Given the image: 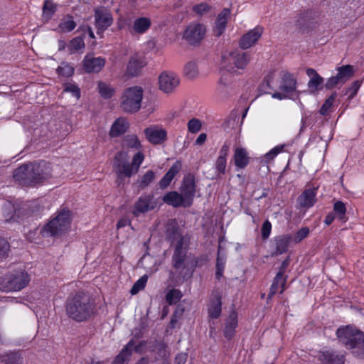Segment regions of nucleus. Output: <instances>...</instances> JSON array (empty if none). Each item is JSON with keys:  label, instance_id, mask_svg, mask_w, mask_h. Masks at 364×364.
Returning <instances> with one entry per match:
<instances>
[{"label": "nucleus", "instance_id": "1", "mask_svg": "<svg viewBox=\"0 0 364 364\" xmlns=\"http://www.w3.org/2000/svg\"><path fill=\"white\" fill-rule=\"evenodd\" d=\"M65 311L71 319L77 322H82L95 314L96 306L94 301L87 294L78 292L68 298Z\"/></svg>", "mask_w": 364, "mask_h": 364}, {"label": "nucleus", "instance_id": "2", "mask_svg": "<svg viewBox=\"0 0 364 364\" xmlns=\"http://www.w3.org/2000/svg\"><path fill=\"white\" fill-rule=\"evenodd\" d=\"M46 165L43 161L24 164L14 170L13 177L21 186H34L48 178Z\"/></svg>", "mask_w": 364, "mask_h": 364}, {"label": "nucleus", "instance_id": "3", "mask_svg": "<svg viewBox=\"0 0 364 364\" xmlns=\"http://www.w3.org/2000/svg\"><path fill=\"white\" fill-rule=\"evenodd\" d=\"M250 60V55L246 52L234 50L225 53L221 58L220 67L232 75H239Z\"/></svg>", "mask_w": 364, "mask_h": 364}, {"label": "nucleus", "instance_id": "4", "mask_svg": "<svg viewBox=\"0 0 364 364\" xmlns=\"http://www.w3.org/2000/svg\"><path fill=\"white\" fill-rule=\"evenodd\" d=\"M30 282L29 274L24 270H16L0 278V291H17L25 288Z\"/></svg>", "mask_w": 364, "mask_h": 364}, {"label": "nucleus", "instance_id": "5", "mask_svg": "<svg viewBox=\"0 0 364 364\" xmlns=\"http://www.w3.org/2000/svg\"><path fill=\"white\" fill-rule=\"evenodd\" d=\"M144 90L139 86L127 88L122 97L120 106L122 110L127 113H135L141 108Z\"/></svg>", "mask_w": 364, "mask_h": 364}, {"label": "nucleus", "instance_id": "6", "mask_svg": "<svg viewBox=\"0 0 364 364\" xmlns=\"http://www.w3.org/2000/svg\"><path fill=\"white\" fill-rule=\"evenodd\" d=\"M71 222V213L70 210H63L43 228L45 236H57L65 232L70 228Z\"/></svg>", "mask_w": 364, "mask_h": 364}, {"label": "nucleus", "instance_id": "7", "mask_svg": "<svg viewBox=\"0 0 364 364\" xmlns=\"http://www.w3.org/2000/svg\"><path fill=\"white\" fill-rule=\"evenodd\" d=\"M129 159L128 152L124 150L117 153L114 156L112 168L117 174V182L119 183H122L125 177L129 178L136 173Z\"/></svg>", "mask_w": 364, "mask_h": 364}, {"label": "nucleus", "instance_id": "8", "mask_svg": "<svg viewBox=\"0 0 364 364\" xmlns=\"http://www.w3.org/2000/svg\"><path fill=\"white\" fill-rule=\"evenodd\" d=\"M180 78L178 75L170 70L163 71L159 76V89L166 94H170L178 87Z\"/></svg>", "mask_w": 364, "mask_h": 364}, {"label": "nucleus", "instance_id": "9", "mask_svg": "<svg viewBox=\"0 0 364 364\" xmlns=\"http://www.w3.org/2000/svg\"><path fill=\"white\" fill-rule=\"evenodd\" d=\"M187 248L188 245L185 242L184 237H180L172 255V265L176 269H187V264H185L187 259Z\"/></svg>", "mask_w": 364, "mask_h": 364}, {"label": "nucleus", "instance_id": "10", "mask_svg": "<svg viewBox=\"0 0 364 364\" xmlns=\"http://www.w3.org/2000/svg\"><path fill=\"white\" fill-rule=\"evenodd\" d=\"M195 177L192 174L186 176L180 187V191L185 200V207H189L193 203L196 193Z\"/></svg>", "mask_w": 364, "mask_h": 364}, {"label": "nucleus", "instance_id": "11", "mask_svg": "<svg viewBox=\"0 0 364 364\" xmlns=\"http://www.w3.org/2000/svg\"><path fill=\"white\" fill-rule=\"evenodd\" d=\"M361 333L352 326H347L338 328L336 336L339 342L349 349L356 340L355 338H358V336H357L360 335Z\"/></svg>", "mask_w": 364, "mask_h": 364}, {"label": "nucleus", "instance_id": "12", "mask_svg": "<svg viewBox=\"0 0 364 364\" xmlns=\"http://www.w3.org/2000/svg\"><path fill=\"white\" fill-rule=\"evenodd\" d=\"M95 21L97 33H100L112 25L113 18L109 10L104 7H100L95 10Z\"/></svg>", "mask_w": 364, "mask_h": 364}, {"label": "nucleus", "instance_id": "13", "mask_svg": "<svg viewBox=\"0 0 364 364\" xmlns=\"http://www.w3.org/2000/svg\"><path fill=\"white\" fill-rule=\"evenodd\" d=\"M205 28L203 25L191 24L186 29L183 37L191 45L198 43L204 37Z\"/></svg>", "mask_w": 364, "mask_h": 364}, {"label": "nucleus", "instance_id": "14", "mask_svg": "<svg viewBox=\"0 0 364 364\" xmlns=\"http://www.w3.org/2000/svg\"><path fill=\"white\" fill-rule=\"evenodd\" d=\"M156 202L151 196H141L134 204L133 214L138 216L140 213H144L154 209Z\"/></svg>", "mask_w": 364, "mask_h": 364}, {"label": "nucleus", "instance_id": "15", "mask_svg": "<svg viewBox=\"0 0 364 364\" xmlns=\"http://www.w3.org/2000/svg\"><path fill=\"white\" fill-rule=\"evenodd\" d=\"M144 134L147 140L153 144H162L167 139L166 131L164 129H159L156 127L145 129Z\"/></svg>", "mask_w": 364, "mask_h": 364}, {"label": "nucleus", "instance_id": "16", "mask_svg": "<svg viewBox=\"0 0 364 364\" xmlns=\"http://www.w3.org/2000/svg\"><path fill=\"white\" fill-rule=\"evenodd\" d=\"M296 80L292 75L289 73H285L282 78L280 85V90L289 95L292 99L298 97L296 95Z\"/></svg>", "mask_w": 364, "mask_h": 364}, {"label": "nucleus", "instance_id": "17", "mask_svg": "<svg viewBox=\"0 0 364 364\" xmlns=\"http://www.w3.org/2000/svg\"><path fill=\"white\" fill-rule=\"evenodd\" d=\"M263 29L261 27H256L245 34L240 39V46L242 49H247L253 46L260 38Z\"/></svg>", "mask_w": 364, "mask_h": 364}, {"label": "nucleus", "instance_id": "18", "mask_svg": "<svg viewBox=\"0 0 364 364\" xmlns=\"http://www.w3.org/2000/svg\"><path fill=\"white\" fill-rule=\"evenodd\" d=\"M105 60L103 58L86 56L83 60V66L87 73H99L105 66Z\"/></svg>", "mask_w": 364, "mask_h": 364}, {"label": "nucleus", "instance_id": "19", "mask_svg": "<svg viewBox=\"0 0 364 364\" xmlns=\"http://www.w3.org/2000/svg\"><path fill=\"white\" fill-rule=\"evenodd\" d=\"M318 359L322 364H344L345 355H338L334 351L325 350L319 352Z\"/></svg>", "mask_w": 364, "mask_h": 364}, {"label": "nucleus", "instance_id": "20", "mask_svg": "<svg viewBox=\"0 0 364 364\" xmlns=\"http://www.w3.org/2000/svg\"><path fill=\"white\" fill-rule=\"evenodd\" d=\"M316 188L305 189L298 198L299 205L306 208L312 207L316 201Z\"/></svg>", "mask_w": 364, "mask_h": 364}, {"label": "nucleus", "instance_id": "21", "mask_svg": "<svg viewBox=\"0 0 364 364\" xmlns=\"http://www.w3.org/2000/svg\"><path fill=\"white\" fill-rule=\"evenodd\" d=\"M134 346V341L133 339H131L114 358L112 364H127L132 356Z\"/></svg>", "mask_w": 364, "mask_h": 364}, {"label": "nucleus", "instance_id": "22", "mask_svg": "<svg viewBox=\"0 0 364 364\" xmlns=\"http://www.w3.org/2000/svg\"><path fill=\"white\" fill-rule=\"evenodd\" d=\"M145 65L146 63L141 58L132 56L127 67V75L132 77L138 75Z\"/></svg>", "mask_w": 364, "mask_h": 364}, {"label": "nucleus", "instance_id": "23", "mask_svg": "<svg viewBox=\"0 0 364 364\" xmlns=\"http://www.w3.org/2000/svg\"><path fill=\"white\" fill-rule=\"evenodd\" d=\"M306 75L310 77L308 82V87L310 90L315 92L322 89L324 80L314 69L308 68Z\"/></svg>", "mask_w": 364, "mask_h": 364}, {"label": "nucleus", "instance_id": "24", "mask_svg": "<svg viewBox=\"0 0 364 364\" xmlns=\"http://www.w3.org/2000/svg\"><path fill=\"white\" fill-rule=\"evenodd\" d=\"M221 310V294L219 291H215L213 293V298L208 308L209 316L212 318H218L220 316Z\"/></svg>", "mask_w": 364, "mask_h": 364}, {"label": "nucleus", "instance_id": "25", "mask_svg": "<svg viewBox=\"0 0 364 364\" xmlns=\"http://www.w3.org/2000/svg\"><path fill=\"white\" fill-rule=\"evenodd\" d=\"M181 169V163L179 161H176L159 181L160 188H166L168 187L174 176L180 171Z\"/></svg>", "mask_w": 364, "mask_h": 364}, {"label": "nucleus", "instance_id": "26", "mask_svg": "<svg viewBox=\"0 0 364 364\" xmlns=\"http://www.w3.org/2000/svg\"><path fill=\"white\" fill-rule=\"evenodd\" d=\"M276 250L273 253L274 255H281L288 250L290 242H292L291 235L289 234L282 235L274 238Z\"/></svg>", "mask_w": 364, "mask_h": 364}, {"label": "nucleus", "instance_id": "27", "mask_svg": "<svg viewBox=\"0 0 364 364\" xmlns=\"http://www.w3.org/2000/svg\"><path fill=\"white\" fill-rule=\"evenodd\" d=\"M237 326V315L236 312L232 311L230 313L228 318L225 322V327L224 329L225 337L230 340L235 333V328Z\"/></svg>", "mask_w": 364, "mask_h": 364}, {"label": "nucleus", "instance_id": "28", "mask_svg": "<svg viewBox=\"0 0 364 364\" xmlns=\"http://www.w3.org/2000/svg\"><path fill=\"white\" fill-rule=\"evenodd\" d=\"M151 26V21L146 17L136 18L132 26H129V31L131 33L141 34L145 33Z\"/></svg>", "mask_w": 364, "mask_h": 364}, {"label": "nucleus", "instance_id": "29", "mask_svg": "<svg viewBox=\"0 0 364 364\" xmlns=\"http://www.w3.org/2000/svg\"><path fill=\"white\" fill-rule=\"evenodd\" d=\"M230 14V9H224L218 16L215 28L216 36H220L225 31Z\"/></svg>", "mask_w": 364, "mask_h": 364}, {"label": "nucleus", "instance_id": "30", "mask_svg": "<svg viewBox=\"0 0 364 364\" xmlns=\"http://www.w3.org/2000/svg\"><path fill=\"white\" fill-rule=\"evenodd\" d=\"M163 200L168 205H172L173 207L177 208L181 205L185 207V200L181 196V193L176 191H171L166 193L164 198Z\"/></svg>", "mask_w": 364, "mask_h": 364}, {"label": "nucleus", "instance_id": "31", "mask_svg": "<svg viewBox=\"0 0 364 364\" xmlns=\"http://www.w3.org/2000/svg\"><path fill=\"white\" fill-rule=\"evenodd\" d=\"M234 162L235 165L240 168H244L249 164V157L247 152L244 148L237 147L235 150L234 153Z\"/></svg>", "mask_w": 364, "mask_h": 364}, {"label": "nucleus", "instance_id": "32", "mask_svg": "<svg viewBox=\"0 0 364 364\" xmlns=\"http://www.w3.org/2000/svg\"><path fill=\"white\" fill-rule=\"evenodd\" d=\"M128 127L129 123L126 121V119L121 117L118 118L113 123L109 132V135L112 137L119 136V135L126 132Z\"/></svg>", "mask_w": 364, "mask_h": 364}, {"label": "nucleus", "instance_id": "33", "mask_svg": "<svg viewBox=\"0 0 364 364\" xmlns=\"http://www.w3.org/2000/svg\"><path fill=\"white\" fill-rule=\"evenodd\" d=\"M358 336V338H355L356 340L349 349L352 350L354 356L358 358H364V333H361Z\"/></svg>", "mask_w": 364, "mask_h": 364}, {"label": "nucleus", "instance_id": "34", "mask_svg": "<svg viewBox=\"0 0 364 364\" xmlns=\"http://www.w3.org/2000/svg\"><path fill=\"white\" fill-rule=\"evenodd\" d=\"M141 143L138 137L134 134L127 135L124 136L122 142L123 150L125 149H133L139 150L141 149Z\"/></svg>", "mask_w": 364, "mask_h": 364}, {"label": "nucleus", "instance_id": "35", "mask_svg": "<svg viewBox=\"0 0 364 364\" xmlns=\"http://www.w3.org/2000/svg\"><path fill=\"white\" fill-rule=\"evenodd\" d=\"M314 13L312 11H306L299 14L296 20V25L303 28L309 26L314 19Z\"/></svg>", "mask_w": 364, "mask_h": 364}, {"label": "nucleus", "instance_id": "36", "mask_svg": "<svg viewBox=\"0 0 364 364\" xmlns=\"http://www.w3.org/2000/svg\"><path fill=\"white\" fill-rule=\"evenodd\" d=\"M337 76L346 83L354 75L353 67L350 65H346L337 68Z\"/></svg>", "mask_w": 364, "mask_h": 364}, {"label": "nucleus", "instance_id": "37", "mask_svg": "<svg viewBox=\"0 0 364 364\" xmlns=\"http://www.w3.org/2000/svg\"><path fill=\"white\" fill-rule=\"evenodd\" d=\"M287 276H282L281 273H277L270 287L269 292L267 297L268 299H272V296L276 294L280 286V283L287 282Z\"/></svg>", "mask_w": 364, "mask_h": 364}, {"label": "nucleus", "instance_id": "38", "mask_svg": "<svg viewBox=\"0 0 364 364\" xmlns=\"http://www.w3.org/2000/svg\"><path fill=\"white\" fill-rule=\"evenodd\" d=\"M97 88L100 96L105 99L111 98L115 92L113 87L102 81L98 82Z\"/></svg>", "mask_w": 364, "mask_h": 364}, {"label": "nucleus", "instance_id": "39", "mask_svg": "<svg viewBox=\"0 0 364 364\" xmlns=\"http://www.w3.org/2000/svg\"><path fill=\"white\" fill-rule=\"evenodd\" d=\"M231 85V80L228 75L223 74L218 81V90L219 93L223 97H226L228 94V90Z\"/></svg>", "mask_w": 364, "mask_h": 364}, {"label": "nucleus", "instance_id": "40", "mask_svg": "<svg viewBox=\"0 0 364 364\" xmlns=\"http://www.w3.org/2000/svg\"><path fill=\"white\" fill-rule=\"evenodd\" d=\"M76 26V23L73 21L71 16H67L63 18L58 26L60 32L65 33L72 31Z\"/></svg>", "mask_w": 364, "mask_h": 364}, {"label": "nucleus", "instance_id": "41", "mask_svg": "<svg viewBox=\"0 0 364 364\" xmlns=\"http://www.w3.org/2000/svg\"><path fill=\"white\" fill-rule=\"evenodd\" d=\"M56 11V6L50 0H45L43 6V16L49 20Z\"/></svg>", "mask_w": 364, "mask_h": 364}, {"label": "nucleus", "instance_id": "42", "mask_svg": "<svg viewBox=\"0 0 364 364\" xmlns=\"http://www.w3.org/2000/svg\"><path fill=\"white\" fill-rule=\"evenodd\" d=\"M184 74L189 79H193L198 75V70L195 62H188L185 65Z\"/></svg>", "mask_w": 364, "mask_h": 364}, {"label": "nucleus", "instance_id": "43", "mask_svg": "<svg viewBox=\"0 0 364 364\" xmlns=\"http://www.w3.org/2000/svg\"><path fill=\"white\" fill-rule=\"evenodd\" d=\"M3 361L6 364H20L21 357L18 352H9L3 356Z\"/></svg>", "mask_w": 364, "mask_h": 364}, {"label": "nucleus", "instance_id": "44", "mask_svg": "<svg viewBox=\"0 0 364 364\" xmlns=\"http://www.w3.org/2000/svg\"><path fill=\"white\" fill-rule=\"evenodd\" d=\"M182 294L178 289H172L166 295V301L169 305L176 304L181 298Z\"/></svg>", "mask_w": 364, "mask_h": 364}, {"label": "nucleus", "instance_id": "45", "mask_svg": "<svg viewBox=\"0 0 364 364\" xmlns=\"http://www.w3.org/2000/svg\"><path fill=\"white\" fill-rule=\"evenodd\" d=\"M333 213L336 215L340 220L346 218V207L343 202L336 201L333 205Z\"/></svg>", "mask_w": 364, "mask_h": 364}, {"label": "nucleus", "instance_id": "46", "mask_svg": "<svg viewBox=\"0 0 364 364\" xmlns=\"http://www.w3.org/2000/svg\"><path fill=\"white\" fill-rule=\"evenodd\" d=\"M208 262L206 256L202 255L198 257H194L191 262H187V269H191L192 272L194 271L197 267H201Z\"/></svg>", "mask_w": 364, "mask_h": 364}, {"label": "nucleus", "instance_id": "47", "mask_svg": "<svg viewBox=\"0 0 364 364\" xmlns=\"http://www.w3.org/2000/svg\"><path fill=\"white\" fill-rule=\"evenodd\" d=\"M336 92L332 93L328 98L325 101V102L321 106L319 112L322 115H326L333 106V102L336 97Z\"/></svg>", "mask_w": 364, "mask_h": 364}, {"label": "nucleus", "instance_id": "48", "mask_svg": "<svg viewBox=\"0 0 364 364\" xmlns=\"http://www.w3.org/2000/svg\"><path fill=\"white\" fill-rule=\"evenodd\" d=\"M285 144L278 145L273 149H272L269 152L264 155V160L265 162L268 163L273 160L279 153H281Z\"/></svg>", "mask_w": 364, "mask_h": 364}, {"label": "nucleus", "instance_id": "49", "mask_svg": "<svg viewBox=\"0 0 364 364\" xmlns=\"http://www.w3.org/2000/svg\"><path fill=\"white\" fill-rule=\"evenodd\" d=\"M309 234V228L307 227H303L299 229L294 235H291L292 242L299 243L304 238H306Z\"/></svg>", "mask_w": 364, "mask_h": 364}, {"label": "nucleus", "instance_id": "50", "mask_svg": "<svg viewBox=\"0 0 364 364\" xmlns=\"http://www.w3.org/2000/svg\"><path fill=\"white\" fill-rule=\"evenodd\" d=\"M155 178V174L153 171H146L139 181V186L141 188H145L149 185Z\"/></svg>", "mask_w": 364, "mask_h": 364}, {"label": "nucleus", "instance_id": "51", "mask_svg": "<svg viewBox=\"0 0 364 364\" xmlns=\"http://www.w3.org/2000/svg\"><path fill=\"white\" fill-rule=\"evenodd\" d=\"M146 282H147V277L146 275L142 276L133 285V287H132V289L130 290V293L132 295L137 294L140 290L143 289L145 287Z\"/></svg>", "mask_w": 364, "mask_h": 364}, {"label": "nucleus", "instance_id": "52", "mask_svg": "<svg viewBox=\"0 0 364 364\" xmlns=\"http://www.w3.org/2000/svg\"><path fill=\"white\" fill-rule=\"evenodd\" d=\"M59 75L65 77L71 76L74 73V68L66 63H63L60 66L57 68Z\"/></svg>", "mask_w": 364, "mask_h": 364}, {"label": "nucleus", "instance_id": "53", "mask_svg": "<svg viewBox=\"0 0 364 364\" xmlns=\"http://www.w3.org/2000/svg\"><path fill=\"white\" fill-rule=\"evenodd\" d=\"M85 47L84 40L82 37H75L71 40L69 48L71 51H77Z\"/></svg>", "mask_w": 364, "mask_h": 364}, {"label": "nucleus", "instance_id": "54", "mask_svg": "<svg viewBox=\"0 0 364 364\" xmlns=\"http://www.w3.org/2000/svg\"><path fill=\"white\" fill-rule=\"evenodd\" d=\"M63 91L67 92H70L73 96L75 97L77 99L80 97V88L71 83H65L63 85Z\"/></svg>", "mask_w": 364, "mask_h": 364}, {"label": "nucleus", "instance_id": "55", "mask_svg": "<svg viewBox=\"0 0 364 364\" xmlns=\"http://www.w3.org/2000/svg\"><path fill=\"white\" fill-rule=\"evenodd\" d=\"M144 159V155L141 151H138L136 154H134V156L132 158V161L131 163L132 166H133V168L136 173L138 172L140 165L142 164L143 161Z\"/></svg>", "mask_w": 364, "mask_h": 364}, {"label": "nucleus", "instance_id": "56", "mask_svg": "<svg viewBox=\"0 0 364 364\" xmlns=\"http://www.w3.org/2000/svg\"><path fill=\"white\" fill-rule=\"evenodd\" d=\"M188 129L191 133H196L201 129V122L199 119L193 118L188 122Z\"/></svg>", "mask_w": 364, "mask_h": 364}, {"label": "nucleus", "instance_id": "57", "mask_svg": "<svg viewBox=\"0 0 364 364\" xmlns=\"http://www.w3.org/2000/svg\"><path fill=\"white\" fill-rule=\"evenodd\" d=\"M344 82L337 75L328 78L325 84V87L331 90L338 85H342Z\"/></svg>", "mask_w": 364, "mask_h": 364}, {"label": "nucleus", "instance_id": "58", "mask_svg": "<svg viewBox=\"0 0 364 364\" xmlns=\"http://www.w3.org/2000/svg\"><path fill=\"white\" fill-rule=\"evenodd\" d=\"M271 230L272 224L268 220H267L263 223L261 230L262 237L263 240H267L269 237Z\"/></svg>", "mask_w": 364, "mask_h": 364}, {"label": "nucleus", "instance_id": "59", "mask_svg": "<svg viewBox=\"0 0 364 364\" xmlns=\"http://www.w3.org/2000/svg\"><path fill=\"white\" fill-rule=\"evenodd\" d=\"M9 248V242L5 239L0 237V258L5 257L8 255Z\"/></svg>", "mask_w": 364, "mask_h": 364}, {"label": "nucleus", "instance_id": "60", "mask_svg": "<svg viewBox=\"0 0 364 364\" xmlns=\"http://www.w3.org/2000/svg\"><path fill=\"white\" fill-rule=\"evenodd\" d=\"M360 87V82L359 81L357 80L353 82L350 87L346 90L345 95H347L350 92L349 99L353 98L356 95Z\"/></svg>", "mask_w": 364, "mask_h": 364}, {"label": "nucleus", "instance_id": "61", "mask_svg": "<svg viewBox=\"0 0 364 364\" xmlns=\"http://www.w3.org/2000/svg\"><path fill=\"white\" fill-rule=\"evenodd\" d=\"M226 159H223L222 156H218L215 162V168L219 173L224 174L226 168Z\"/></svg>", "mask_w": 364, "mask_h": 364}, {"label": "nucleus", "instance_id": "62", "mask_svg": "<svg viewBox=\"0 0 364 364\" xmlns=\"http://www.w3.org/2000/svg\"><path fill=\"white\" fill-rule=\"evenodd\" d=\"M167 235L173 239H180V237H182L178 232V228L176 225L172 226L167 229Z\"/></svg>", "mask_w": 364, "mask_h": 364}, {"label": "nucleus", "instance_id": "63", "mask_svg": "<svg viewBox=\"0 0 364 364\" xmlns=\"http://www.w3.org/2000/svg\"><path fill=\"white\" fill-rule=\"evenodd\" d=\"M225 256H223L220 255V248L218 251V257L216 259V268H225Z\"/></svg>", "mask_w": 364, "mask_h": 364}, {"label": "nucleus", "instance_id": "64", "mask_svg": "<svg viewBox=\"0 0 364 364\" xmlns=\"http://www.w3.org/2000/svg\"><path fill=\"white\" fill-rule=\"evenodd\" d=\"M230 145L225 144L221 147V149L220 151L219 156H222L223 159H226L228 152H229Z\"/></svg>", "mask_w": 364, "mask_h": 364}]
</instances>
